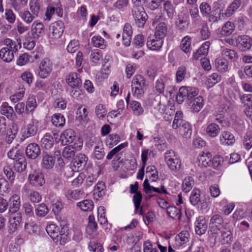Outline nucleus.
<instances>
[{
  "mask_svg": "<svg viewBox=\"0 0 252 252\" xmlns=\"http://www.w3.org/2000/svg\"><path fill=\"white\" fill-rule=\"evenodd\" d=\"M46 230L56 243L63 245L67 240V235L65 234L64 228L63 227L60 229L56 224L51 223L47 225Z\"/></svg>",
  "mask_w": 252,
  "mask_h": 252,
  "instance_id": "obj_2",
  "label": "nucleus"
},
{
  "mask_svg": "<svg viewBox=\"0 0 252 252\" xmlns=\"http://www.w3.org/2000/svg\"><path fill=\"white\" fill-rule=\"evenodd\" d=\"M164 8L167 13L168 17L172 19L175 12V7L172 2L168 0L166 1L164 3Z\"/></svg>",
  "mask_w": 252,
  "mask_h": 252,
  "instance_id": "obj_58",
  "label": "nucleus"
},
{
  "mask_svg": "<svg viewBox=\"0 0 252 252\" xmlns=\"http://www.w3.org/2000/svg\"><path fill=\"white\" fill-rule=\"evenodd\" d=\"M211 158L212 155L210 152H201L197 158L198 165L201 167L209 166Z\"/></svg>",
  "mask_w": 252,
  "mask_h": 252,
  "instance_id": "obj_23",
  "label": "nucleus"
},
{
  "mask_svg": "<svg viewBox=\"0 0 252 252\" xmlns=\"http://www.w3.org/2000/svg\"><path fill=\"white\" fill-rule=\"evenodd\" d=\"M44 32V26L42 23L34 21L32 26V32L33 34L39 35Z\"/></svg>",
  "mask_w": 252,
  "mask_h": 252,
  "instance_id": "obj_52",
  "label": "nucleus"
},
{
  "mask_svg": "<svg viewBox=\"0 0 252 252\" xmlns=\"http://www.w3.org/2000/svg\"><path fill=\"white\" fill-rule=\"evenodd\" d=\"M0 112L1 115L5 116L7 118H11L13 116L14 110L12 107L9 105L6 102L2 103Z\"/></svg>",
  "mask_w": 252,
  "mask_h": 252,
  "instance_id": "obj_40",
  "label": "nucleus"
},
{
  "mask_svg": "<svg viewBox=\"0 0 252 252\" xmlns=\"http://www.w3.org/2000/svg\"><path fill=\"white\" fill-rule=\"evenodd\" d=\"M84 192L80 189H68L65 193V197L68 200H77L83 196Z\"/></svg>",
  "mask_w": 252,
  "mask_h": 252,
  "instance_id": "obj_36",
  "label": "nucleus"
},
{
  "mask_svg": "<svg viewBox=\"0 0 252 252\" xmlns=\"http://www.w3.org/2000/svg\"><path fill=\"white\" fill-rule=\"evenodd\" d=\"M0 56L3 61L10 62L14 58L13 52L9 48H1L0 50Z\"/></svg>",
  "mask_w": 252,
  "mask_h": 252,
  "instance_id": "obj_41",
  "label": "nucleus"
},
{
  "mask_svg": "<svg viewBox=\"0 0 252 252\" xmlns=\"http://www.w3.org/2000/svg\"><path fill=\"white\" fill-rule=\"evenodd\" d=\"M55 160L54 158L46 152L43 153L42 155V165L44 168L51 169L55 164Z\"/></svg>",
  "mask_w": 252,
  "mask_h": 252,
  "instance_id": "obj_32",
  "label": "nucleus"
},
{
  "mask_svg": "<svg viewBox=\"0 0 252 252\" xmlns=\"http://www.w3.org/2000/svg\"><path fill=\"white\" fill-rule=\"evenodd\" d=\"M229 109V106L226 104L220 105L217 111L213 115L215 121L220 124H222L224 121V113Z\"/></svg>",
  "mask_w": 252,
  "mask_h": 252,
  "instance_id": "obj_22",
  "label": "nucleus"
},
{
  "mask_svg": "<svg viewBox=\"0 0 252 252\" xmlns=\"http://www.w3.org/2000/svg\"><path fill=\"white\" fill-rule=\"evenodd\" d=\"M77 206L84 211H91L94 208V203L91 200H84L77 203Z\"/></svg>",
  "mask_w": 252,
  "mask_h": 252,
  "instance_id": "obj_45",
  "label": "nucleus"
},
{
  "mask_svg": "<svg viewBox=\"0 0 252 252\" xmlns=\"http://www.w3.org/2000/svg\"><path fill=\"white\" fill-rule=\"evenodd\" d=\"M30 9L32 13L37 17L40 10L39 1L37 0H30Z\"/></svg>",
  "mask_w": 252,
  "mask_h": 252,
  "instance_id": "obj_54",
  "label": "nucleus"
},
{
  "mask_svg": "<svg viewBox=\"0 0 252 252\" xmlns=\"http://www.w3.org/2000/svg\"><path fill=\"white\" fill-rule=\"evenodd\" d=\"M164 160L172 171L179 170L181 166L179 156L173 150H167L164 154Z\"/></svg>",
  "mask_w": 252,
  "mask_h": 252,
  "instance_id": "obj_6",
  "label": "nucleus"
},
{
  "mask_svg": "<svg viewBox=\"0 0 252 252\" xmlns=\"http://www.w3.org/2000/svg\"><path fill=\"white\" fill-rule=\"evenodd\" d=\"M88 161L87 157L83 154H78L75 159V163L78 167L83 168L87 164Z\"/></svg>",
  "mask_w": 252,
  "mask_h": 252,
  "instance_id": "obj_62",
  "label": "nucleus"
},
{
  "mask_svg": "<svg viewBox=\"0 0 252 252\" xmlns=\"http://www.w3.org/2000/svg\"><path fill=\"white\" fill-rule=\"evenodd\" d=\"M36 107L37 102L35 96L33 95L29 96L25 107L26 110L32 112Z\"/></svg>",
  "mask_w": 252,
  "mask_h": 252,
  "instance_id": "obj_48",
  "label": "nucleus"
},
{
  "mask_svg": "<svg viewBox=\"0 0 252 252\" xmlns=\"http://www.w3.org/2000/svg\"><path fill=\"white\" fill-rule=\"evenodd\" d=\"M10 207L9 212L11 213H16L21 206V199L19 195L14 194L9 199Z\"/></svg>",
  "mask_w": 252,
  "mask_h": 252,
  "instance_id": "obj_26",
  "label": "nucleus"
},
{
  "mask_svg": "<svg viewBox=\"0 0 252 252\" xmlns=\"http://www.w3.org/2000/svg\"><path fill=\"white\" fill-rule=\"evenodd\" d=\"M220 132V127L219 125L212 123L209 124L206 128L207 135L211 138H215L218 136Z\"/></svg>",
  "mask_w": 252,
  "mask_h": 252,
  "instance_id": "obj_31",
  "label": "nucleus"
},
{
  "mask_svg": "<svg viewBox=\"0 0 252 252\" xmlns=\"http://www.w3.org/2000/svg\"><path fill=\"white\" fill-rule=\"evenodd\" d=\"M190 203L195 206L197 205L200 201V191L198 189H193L190 194L189 197Z\"/></svg>",
  "mask_w": 252,
  "mask_h": 252,
  "instance_id": "obj_56",
  "label": "nucleus"
},
{
  "mask_svg": "<svg viewBox=\"0 0 252 252\" xmlns=\"http://www.w3.org/2000/svg\"><path fill=\"white\" fill-rule=\"evenodd\" d=\"M147 106L156 117L162 113L164 106L161 104V96L158 94L155 96L154 94L150 95L147 101Z\"/></svg>",
  "mask_w": 252,
  "mask_h": 252,
  "instance_id": "obj_5",
  "label": "nucleus"
},
{
  "mask_svg": "<svg viewBox=\"0 0 252 252\" xmlns=\"http://www.w3.org/2000/svg\"><path fill=\"white\" fill-rule=\"evenodd\" d=\"M20 16L22 20L27 24H30L33 20L36 17L33 14L31 13L28 10H25L21 12Z\"/></svg>",
  "mask_w": 252,
  "mask_h": 252,
  "instance_id": "obj_61",
  "label": "nucleus"
},
{
  "mask_svg": "<svg viewBox=\"0 0 252 252\" xmlns=\"http://www.w3.org/2000/svg\"><path fill=\"white\" fill-rule=\"evenodd\" d=\"M75 138V132L71 129L65 130L60 136V140L62 141V144L64 145L71 143L73 142Z\"/></svg>",
  "mask_w": 252,
  "mask_h": 252,
  "instance_id": "obj_28",
  "label": "nucleus"
},
{
  "mask_svg": "<svg viewBox=\"0 0 252 252\" xmlns=\"http://www.w3.org/2000/svg\"><path fill=\"white\" fill-rule=\"evenodd\" d=\"M252 95L251 94H247L243 95L241 100L242 103L244 104L245 107L244 112L247 116L251 117L252 115V110L251 107H252Z\"/></svg>",
  "mask_w": 252,
  "mask_h": 252,
  "instance_id": "obj_20",
  "label": "nucleus"
},
{
  "mask_svg": "<svg viewBox=\"0 0 252 252\" xmlns=\"http://www.w3.org/2000/svg\"><path fill=\"white\" fill-rule=\"evenodd\" d=\"M194 185V180L191 177H186L182 183V189L185 192H189Z\"/></svg>",
  "mask_w": 252,
  "mask_h": 252,
  "instance_id": "obj_49",
  "label": "nucleus"
},
{
  "mask_svg": "<svg viewBox=\"0 0 252 252\" xmlns=\"http://www.w3.org/2000/svg\"><path fill=\"white\" fill-rule=\"evenodd\" d=\"M220 80L221 76L217 73H214L208 77L207 82L209 86H213Z\"/></svg>",
  "mask_w": 252,
  "mask_h": 252,
  "instance_id": "obj_64",
  "label": "nucleus"
},
{
  "mask_svg": "<svg viewBox=\"0 0 252 252\" xmlns=\"http://www.w3.org/2000/svg\"><path fill=\"white\" fill-rule=\"evenodd\" d=\"M120 141V136L116 133L110 134L106 139V144L110 147L117 145Z\"/></svg>",
  "mask_w": 252,
  "mask_h": 252,
  "instance_id": "obj_50",
  "label": "nucleus"
},
{
  "mask_svg": "<svg viewBox=\"0 0 252 252\" xmlns=\"http://www.w3.org/2000/svg\"><path fill=\"white\" fill-rule=\"evenodd\" d=\"M199 9L202 16L209 18V21L215 22L217 20V17L213 14L211 5L208 2H202L199 5Z\"/></svg>",
  "mask_w": 252,
  "mask_h": 252,
  "instance_id": "obj_13",
  "label": "nucleus"
},
{
  "mask_svg": "<svg viewBox=\"0 0 252 252\" xmlns=\"http://www.w3.org/2000/svg\"><path fill=\"white\" fill-rule=\"evenodd\" d=\"M222 43L220 44L221 47L224 46H233L237 47H250L251 46V39L247 35H242L231 39L228 37H224V39L219 41Z\"/></svg>",
  "mask_w": 252,
  "mask_h": 252,
  "instance_id": "obj_4",
  "label": "nucleus"
},
{
  "mask_svg": "<svg viewBox=\"0 0 252 252\" xmlns=\"http://www.w3.org/2000/svg\"><path fill=\"white\" fill-rule=\"evenodd\" d=\"M195 231L196 234H204L208 228V220L204 216H199L194 223Z\"/></svg>",
  "mask_w": 252,
  "mask_h": 252,
  "instance_id": "obj_14",
  "label": "nucleus"
},
{
  "mask_svg": "<svg viewBox=\"0 0 252 252\" xmlns=\"http://www.w3.org/2000/svg\"><path fill=\"white\" fill-rule=\"evenodd\" d=\"M97 223L94 221V218L93 216H90L89 217V222L87 226L86 231L90 238H95L97 234Z\"/></svg>",
  "mask_w": 252,
  "mask_h": 252,
  "instance_id": "obj_18",
  "label": "nucleus"
},
{
  "mask_svg": "<svg viewBox=\"0 0 252 252\" xmlns=\"http://www.w3.org/2000/svg\"><path fill=\"white\" fill-rule=\"evenodd\" d=\"M209 228L212 234L217 235L221 233L224 228L222 217L218 214L213 215L210 220Z\"/></svg>",
  "mask_w": 252,
  "mask_h": 252,
  "instance_id": "obj_8",
  "label": "nucleus"
},
{
  "mask_svg": "<svg viewBox=\"0 0 252 252\" xmlns=\"http://www.w3.org/2000/svg\"><path fill=\"white\" fill-rule=\"evenodd\" d=\"M189 14L193 23L196 25L200 24L201 18L197 7H194L189 9Z\"/></svg>",
  "mask_w": 252,
  "mask_h": 252,
  "instance_id": "obj_59",
  "label": "nucleus"
},
{
  "mask_svg": "<svg viewBox=\"0 0 252 252\" xmlns=\"http://www.w3.org/2000/svg\"><path fill=\"white\" fill-rule=\"evenodd\" d=\"M189 24V16L183 14L179 16L178 21L176 22V26L179 30L184 31L188 28Z\"/></svg>",
  "mask_w": 252,
  "mask_h": 252,
  "instance_id": "obj_35",
  "label": "nucleus"
},
{
  "mask_svg": "<svg viewBox=\"0 0 252 252\" xmlns=\"http://www.w3.org/2000/svg\"><path fill=\"white\" fill-rule=\"evenodd\" d=\"M3 173L10 183H13L17 174L13 171L12 168L10 166H5L3 168Z\"/></svg>",
  "mask_w": 252,
  "mask_h": 252,
  "instance_id": "obj_55",
  "label": "nucleus"
},
{
  "mask_svg": "<svg viewBox=\"0 0 252 252\" xmlns=\"http://www.w3.org/2000/svg\"><path fill=\"white\" fill-rule=\"evenodd\" d=\"M167 214L172 218L180 220L181 212L180 209H177L174 206H169L167 208Z\"/></svg>",
  "mask_w": 252,
  "mask_h": 252,
  "instance_id": "obj_46",
  "label": "nucleus"
},
{
  "mask_svg": "<svg viewBox=\"0 0 252 252\" xmlns=\"http://www.w3.org/2000/svg\"><path fill=\"white\" fill-rule=\"evenodd\" d=\"M220 141L223 145H232L235 142L234 135L227 131H222L220 136Z\"/></svg>",
  "mask_w": 252,
  "mask_h": 252,
  "instance_id": "obj_27",
  "label": "nucleus"
},
{
  "mask_svg": "<svg viewBox=\"0 0 252 252\" xmlns=\"http://www.w3.org/2000/svg\"><path fill=\"white\" fill-rule=\"evenodd\" d=\"M241 4V0H234L226 10L225 15L230 17L233 14Z\"/></svg>",
  "mask_w": 252,
  "mask_h": 252,
  "instance_id": "obj_44",
  "label": "nucleus"
},
{
  "mask_svg": "<svg viewBox=\"0 0 252 252\" xmlns=\"http://www.w3.org/2000/svg\"><path fill=\"white\" fill-rule=\"evenodd\" d=\"M215 66L219 71L225 72L228 69V61L224 58H217L215 60Z\"/></svg>",
  "mask_w": 252,
  "mask_h": 252,
  "instance_id": "obj_39",
  "label": "nucleus"
},
{
  "mask_svg": "<svg viewBox=\"0 0 252 252\" xmlns=\"http://www.w3.org/2000/svg\"><path fill=\"white\" fill-rule=\"evenodd\" d=\"M132 94L137 97H141L144 94L147 88L145 79L141 75H135L131 81Z\"/></svg>",
  "mask_w": 252,
  "mask_h": 252,
  "instance_id": "obj_3",
  "label": "nucleus"
},
{
  "mask_svg": "<svg viewBox=\"0 0 252 252\" xmlns=\"http://www.w3.org/2000/svg\"><path fill=\"white\" fill-rule=\"evenodd\" d=\"M165 88L164 82L163 79L158 80L154 87V92L155 94L159 95L163 93Z\"/></svg>",
  "mask_w": 252,
  "mask_h": 252,
  "instance_id": "obj_60",
  "label": "nucleus"
},
{
  "mask_svg": "<svg viewBox=\"0 0 252 252\" xmlns=\"http://www.w3.org/2000/svg\"><path fill=\"white\" fill-rule=\"evenodd\" d=\"M66 82L72 89L80 88L82 85L80 76L76 72H70L66 77Z\"/></svg>",
  "mask_w": 252,
  "mask_h": 252,
  "instance_id": "obj_12",
  "label": "nucleus"
},
{
  "mask_svg": "<svg viewBox=\"0 0 252 252\" xmlns=\"http://www.w3.org/2000/svg\"><path fill=\"white\" fill-rule=\"evenodd\" d=\"M234 30V24L231 22L228 21L226 22L222 27L220 34L224 36L228 35L232 33Z\"/></svg>",
  "mask_w": 252,
  "mask_h": 252,
  "instance_id": "obj_51",
  "label": "nucleus"
},
{
  "mask_svg": "<svg viewBox=\"0 0 252 252\" xmlns=\"http://www.w3.org/2000/svg\"><path fill=\"white\" fill-rule=\"evenodd\" d=\"M95 113L98 119L104 120L107 113L105 106L101 104L97 105L95 108Z\"/></svg>",
  "mask_w": 252,
  "mask_h": 252,
  "instance_id": "obj_43",
  "label": "nucleus"
},
{
  "mask_svg": "<svg viewBox=\"0 0 252 252\" xmlns=\"http://www.w3.org/2000/svg\"><path fill=\"white\" fill-rule=\"evenodd\" d=\"M54 140L51 133H46L41 140V144L45 149H50L54 145Z\"/></svg>",
  "mask_w": 252,
  "mask_h": 252,
  "instance_id": "obj_37",
  "label": "nucleus"
},
{
  "mask_svg": "<svg viewBox=\"0 0 252 252\" xmlns=\"http://www.w3.org/2000/svg\"><path fill=\"white\" fill-rule=\"evenodd\" d=\"M198 94V90L196 88L192 87H181L177 94L176 99L179 103H182L185 98H187V101H190Z\"/></svg>",
  "mask_w": 252,
  "mask_h": 252,
  "instance_id": "obj_7",
  "label": "nucleus"
},
{
  "mask_svg": "<svg viewBox=\"0 0 252 252\" xmlns=\"http://www.w3.org/2000/svg\"><path fill=\"white\" fill-rule=\"evenodd\" d=\"M22 220V215L21 213H17L11 217L9 220V231L14 232L20 225Z\"/></svg>",
  "mask_w": 252,
  "mask_h": 252,
  "instance_id": "obj_30",
  "label": "nucleus"
},
{
  "mask_svg": "<svg viewBox=\"0 0 252 252\" xmlns=\"http://www.w3.org/2000/svg\"><path fill=\"white\" fill-rule=\"evenodd\" d=\"M187 74L186 67L181 66L178 68L176 72V81L178 83L181 82L185 78Z\"/></svg>",
  "mask_w": 252,
  "mask_h": 252,
  "instance_id": "obj_63",
  "label": "nucleus"
},
{
  "mask_svg": "<svg viewBox=\"0 0 252 252\" xmlns=\"http://www.w3.org/2000/svg\"><path fill=\"white\" fill-rule=\"evenodd\" d=\"M28 180L30 184L34 187H41L45 184L43 175L39 172L34 171L30 174Z\"/></svg>",
  "mask_w": 252,
  "mask_h": 252,
  "instance_id": "obj_15",
  "label": "nucleus"
},
{
  "mask_svg": "<svg viewBox=\"0 0 252 252\" xmlns=\"http://www.w3.org/2000/svg\"><path fill=\"white\" fill-rule=\"evenodd\" d=\"M18 131V125L12 122L10 124L6 132L5 140L8 144H10L15 138Z\"/></svg>",
  "mask_w": 252,
  "mask_h": 252,
  "instance_id": "obj_24",
  "label": "nucleus"
},
{
  "mask_svg": "<svg viewBox=\"0 0 252 252\" xmlns=\"http://www.w3.org/2000/svg\"><path fill=\"white\" fill-rule=\"evenodd\" d=\"M92 146H94L93 153L94 158L98 160L102 159L105 156V152L101 138L100 137L94 138Z\"/></svg>",
  "mask_w": 252,
  "mask_h": 252,
  "instance_id": "obj_11",
  "label": "nucleus"
},
{
  "mask_svg": "<svg viewBox=\"0 0 252 252\" xmlns=\"http://www.w3.org/2000/svg\"><path fill=\"white\" fill-rule=\"evenodd\" d=\"M132 15L137 26L139 28L143 27L148 18L144 8L141 6H133Z\"/></svg>",
  "mask_w": 252,
  "mask_h": 252,
  "instance_id": "obj_9",
  "label": "nucleus"
},
{
  "mask_svg": "<svg viewBox=\"0 0 252 252\" xmlns=\"http://www.w3.org/2000/svg\"><path fill=\"white\" fill-rule=\"evenodd\" d=\"M105 185L102 182H98L94 189V198L97 200L105 194Z\"/></svg>",
  "mask_w": 252,
  "mask_h": 252,
  "instance_id": "obj_29",
  "label": "nucleus"
},
{
  "mask_svg": "<svg viewBox=\"0 0 252 252\" xmlns=\"http://www.w3.org/2000/svg\"><path fill=\"white\" fill-rule=\"evenodd\" d=\"M191 103V109L194 113L198 112L203 107L204 105L203 99L202 96H198L191 100L189 103Z\"/></svg>",
  "mask_w": 252,
  "mask_h": 252,
  "instance_id": "obj_34",
  "label": "nucleus"
},
{
  "mask_svg": "<svg viewBox=\"0 0 252 252\" xmlns=\"http://www.w3.org/2000/svg\"><path fill=\"white\" fill-rule=\"evenodd\" d=\"M82 145L75 146V144L66 146L64 148L63 152V156L67 159H72L75 155L76 150H80Z\"/></svg>",
  "mask_w": 252,
  "mask_h": 252,
  "instance_id": "obj_25",
  "label": "nucleus"
},
{
  "mask_svg": "<svg viewBox=\"0 0 252 252\" xmlns=\"http://www.w3.org/2000/svg\"><path fill=\"white\" fill-rule=\"evenodd\" d=\"M167 32V27L164 22H160L156 27L155 35L149 37L147 45L148 47L150 46L152 47H162L163 45V39Z\"/></svg>",
  "mask_w": 252,
  "mask_h": 252,
  "instance_id": "obj_1",
  "label": "nucleus"
},
{
  "mask_svg": "<svg viewBox=\"0 0 252 252\" xmlns=\"http://www.w3.org/2000/svg\"><path fill=\"white\" fill-rule=\"evenodd\" d=\"M178 128L180 134L184 137L188 138L191 136L192 130L190 124L187 122H183Z\"/></svg>",
  "mask_w": 252,
  "mask_h": 252,
  "instance_id": "obj_38",
  "label": "nucleus"
},
{
  "mask_svg": "<svg viewBox=\"0 0 252 252\" xmlns=\"http://www.w3.org/2000/svg\"><path fill=\"white\" fill-rule=\"evenodd\" d=\"M129 107L132 114L136 116L142 115L144 113V109L141 103L136 100H132L129 102Z\"/></svg>",
  "mask_w": 252,
  "mask_h": 252,
  "instance_id": "obj_33",
  "label": "nucleus"
},
{
  "mask_svg": "<svg viewBox=\"0 0 252 252\" xmlns=\"http://www.w3.org/2000/svg\"><path fill=\"white\" fill-rule=\"evenodd\" d=\"M189 234L187 231H183L176 236L173 247L175 249L186 244L189 241Z\"/></svg>",
  "mask_w": 252,
  "mask_h": 252,
  "instance_id": "obj_21",
  "label": "nucleus"
},
{
  "mask_svg": "<svg viewBox=\"0 0 252 252\" xmlns=\"http://www.w3.org/2000/svg\"><path fill=\"white\" fill-rule=\"evenodd\" d=\"M53 63L48 58L43 59L39 65L38 75L42 78L48 77L52 72Z\"/></svg>",
  "mask_w": 252,
  "mask_h": 252,
  "instance_id": "obj_10",
  "label": "nucleus"
},
{
  "mask_svg": "<svg viewBox=\"0 0 252 252\" xmlns=\"http://www.w3.org/2000/svg\"><path fill=\"white\" fill-rule=\"evenodd\" d=\"M8 157L14 160H17L21 158V157L24 156L23 153L17 148H12L7 153Z\"/></svg>",
  "mask_w": 252,
  "mask_h": 252,
  "instance_id": "obj_53",
  "label": "nucleus"
},
{
  "mask_svg": "<svg viewBox=\"0 0 252 252\" xmlns=\"http://www.w3.org/2000/svg\"><path fill=\"white\" fill-rule=\"evenodd\" d=\"M183 113L181 111H177L176 113L174 120L173 122L172 127L174 129L178 128V127L183 124V122H186L182 119Z\"/></svg>",
  "mask_w": 252,
  "mask_h": 252,
  "instance_id": "obj_57",
  "label": "nucleus"
},
{
  "mask_svg": "<svg viewBox=\"0 0 252 252\" xmlns=\"http://www.w3.org/2000/svg\"><path fill=\"white\" fill-rule=\"evenodd\" d=\"M53 38L57 39L61 36L64 30L63 23L62 21H58L52 23L49 28Z\"/></svg>",
  "mask_w": 252,
  "mask_h": 252,
  "instance_id": "obj_17",
  "label": "nucleus"
},
{
  "mask_svg": "<svg viewBox=\"0 0 252 252\" xmlns=\"http://www.w3.org/2000/svg\"><path fill=\"white\" fill-rule=\"evenodd\" d=\"M37 124V120L32 119L24 129L23 136L26 138L35 135L38 129Z\"/></svg>",
  "mask_w": 252,
  "mask_h": 252,
  "instance_id": "obj_16",
  "label": "nucleus"
},
{
  "mask_svg": "<svg viewBox=\"0 0 252 252\" xmlns=\"http://www.w3.org/2000/svg\"><path fill=\"white\" fill-rule=\"evenodd\" d=\"M26 153L28 158L35 159L40 154V148L38 144L31 143L27 147Z\"/></svg>",
  "mask_w": 252,
  "mask_h": 252,
  "instance_id": "obj_19",
  "label": "nucleus"
},
{
  "mask_svg": "<svg viewBox=\"0 0 252 252\" xmlns=\"http://www.w3.org/2000/svg\"><path fill=\"white\" fill-rule=\"evenodd\" d=\"M26 165V159L25 156H23L21 157V158L15 161L14 167L18 172H22L25 170Z\"/></svg>",
  "mask_w": 252,
  "mask_h": 252,
  "instance_id": "obj_47",
  "label": "nucleus"
},
{
  "mask_svg": "<svg viewBox=\"0 0 252 252\" xmlns=\"http://www.w3.org/2000/svg\"><path fill=\"white\" fill-rule=\"evenodd\" d=\"M51 122L56 127H63L65 124V119L63 115L57 113L52 117Z\"/></svg>",
  "mask_w": 252,
  "mask_h": 252,
  "instance_id": "obj_42",
  "label": "nucleus"
}]
</instances>
